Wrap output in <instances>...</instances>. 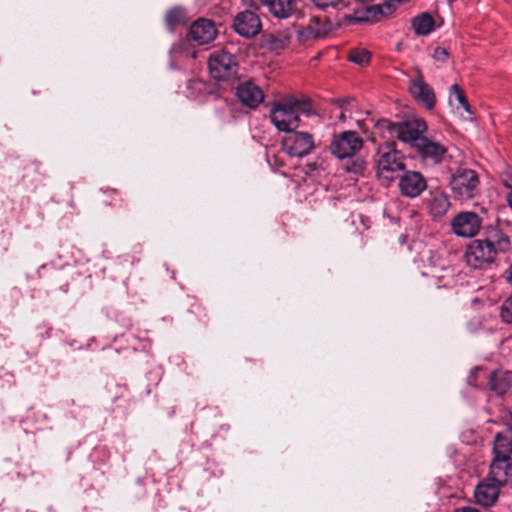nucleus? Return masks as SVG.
<instances>
[{
    "mask_svg": "<svg viewBox=\"0 0 512 512\" xmlns=\"http://www.w3.org/2000/svg\"><path fill=\"white\" fill-rule=\"evenodd\" d=\"M217 31L211 20L201 18L190 27L189 36L198 45L208 44L216 37Z\"/></svg>",
    "mask_w": 512,
    "mask_h": 512,
    "instance_id": "16",
    "label": "nucleus"
},
{
    "mask_svg": "<svg viewBox=\"0 0 512 512\" xmlns=\"http://www.w3.org/2000/svg\"><path fill=\"white\" fill-rule=\"evenodd\" d=\"M346 100H334V111L335 117L338 119L335 125H347L349 127L358 126L360 128H367L369 125L374 123V120L368 117V112L357 111L355 115L344 107Z\"/></svg>",
    "mask_w": 512,
    "mask_h": 512,
    "instance_id": "10",
    "label": "nucleus"
},
{
    "mask_svg": "<svg viewBox=\"0 0 512 512\" xmlns=\"http://www.w3.org/2000/svg\"><path fill=\"white\" fill-rule=\"evenodd\" d=\"M434 19L429 13H421L413 18L412 27L415 34L426 36L434 31Z\"/></svg>",
    "mask_w": 512,
    "mask_h": 512,
    "instance_id": "24",
    "label": "nucleus"
},
{
    "mask_svg": "<svg viewBox=\"0 0 512 512\" xmlns=\"http://www.w3.org/2000/svg\"><path fill=\"white\" fill-rule=\"evenodd\" d=\"M505 176L512 180V167L505 172Z\"/></svg>",
    "mask_w": 512,
    "mask_h": 512,
    "instance_id": "38",
    "label": "nucleus"
},
{
    "mask_svg": "<svg viewBox=\"0 0 512 512\" xmlns=\"http://www.w3.org/2000/svg\"><path fill=\"white\" fill-rule=\"evenodd\" d=\"M511 179H508L505 174L503 175V179H502V182H503V185L509 190L507 195L512 192V186L509 184V181Z\"/></svg>",
    "mask_w": 512,
    "mask_h": 512,
    "instance_id": "37",
    "label": "nucleus"
},
{
    "mask_svg": "<svg viewBox=\"0 0 512 512\" xmlns=\"http://www.w3.org/2000/svg\"><path fill=\"white\" fill-rule=\"evenodd\" d=\"M496 254L493 248L481 239L473 240L466 248L465 261L474 269H484L494 262Z\"/></svg>",
    "mask_w": 512,
    "mask_h": 512,
    "instance_id": "7",
    "label": "nucleus"
},
{
    "mask_svg": "<svg viewBox=\"0 0 512 512\" xmlns=\"http://www.w3.org/2000/svg\"><path fill=\"white\" fill-rule=\"evenodd\" d=\"M389 10H390L389 4H385V5L377 4V5L370 6L366 9L365 20L366 21H377L379 16L386 15L389 12Z\"/></svg>",
    "mask_w": 512,
    "mask_h": 512,
    "instance_id": "28",
    "label": "nucleus"
},
{
    "mask_svg": "<svg viewBox=\"0 0 512 512\" xmlns=\"http://www.w3.org/2000/svg\"><path fill=\"white\" fill-rule=\"evenodd\" d=\"M449 103L455 109L462 108L469 115L473 114L472 108L458 84H453L450 88Z\"/></svg>",
    "mask_w": 512,
    "mask_h": 512,
    "instance_id": "25",
    "label": "nucleus"
},
{
    "mask_svg": "<svg viewBox=\"0 0 512 512\" xmlns=\"http://www.w3.org/2000/svg\"><path fill=\"white\" fill-rule=\"evenodd\" d=\"M187 89L191 90V92H189L187 96L195 99L198 97V94H200L203 91L204 83L198 79H191L187 82Z\"/></svg>",
    "mask_w": 512,
    "mask_h": 512,
    "instance_id": "30",
    "label": "nucleus"
},
{
    "mask_svg": "<svg viewBox=\"0 0 512 512\" xmlns=\"http://www.w3.org/2000/svg\"><path fill=\"white\" fill-rule=\"evenodd\" d=\"M312 2L318 8L324 9V8L336 6L338 3L341 2V0H312Z\"/></svg>",
    "mask_w": 512,
    "mask_h": 512,
    "instance_id": "33",
    "label": "nucleus"
},
{
    "mask_svg": "<svg viewBox=\"0 0 512 512\" xmlns=\"http://www.w3.org/2000/svg\"><path fill=\"white\" fill-rule=\"evenodd\" d=\"M424 204L433 218L443 217L451 206L448 195L441 189L430 190L424 199Z\"/></svg>",
    "mask_w": 512,
    "mask_h": 512,
    "instance_id": "15",
    "label": "nucleus"
},
{
    "mask_svg": "<svg viewBox=\"0 0 512 512\" xmlns=\"http://www.w3.org/2000/svg\"><path fill=\"white\" fill-rule=\"evenodd\" d=\"M409 92L413 98L422 104L426 109L431 110L436 104V96L433 88L423 80L422 74L418 71L416 76L409 82Z\"/></svg>",
    "mask_w": 512,
    "mask_h": 512,
    "instance_id": "11",
    "label": "nucleus"
},
{
    "mask_svg": "<svg viewBox=\"0 0 512 512\" xmlns=\"http://www.w3.org/2000/svg\"><path fill=\"white\" fill-rule=\"evenodd\" d=\"M501 486V484L487 477L475 488L474 497L476 502L483 507L491 506L497 500Z\"/></svg>",
    "mask_w": 512,
    "mask_h": 512,
    "instance_id": "17",
    "label": "nucleus"
},
{
    "mask_svg": "<svg viewBox=\"0 0 512 512\" xmlns=\"http://www.w3.org/2000/svg\"><path fill=\"white\" fill-rule=\"evenodd\" d=\"M370 53L365 49H354L349 54V60L359 66H366L370 62Z\"/></svg>",
    "mask_w": 512,
    "mask_h": 512,
    "instance_id": "29",
    "label": "nucleus"
},
{
    "mask_svg": "<svg viewBox=\"0 0 512 512\" xmlns=\"http://www.w3.org/2000/svg\"><path fill=\"white\" fill-rule=\"evenodd\" d=\"M398 187L403 196L416 198L426 190L427 182L420 172L405 171L399 177Z\"/></svg>",
    "mask_w": 512,
    "mask_h": 512,
    "instance_id": "12",
    "label": "nucleus"
},
{
    "mask_svg": "<svg viewBox=\"0 0 512 512\" xmlns=\"http://www.w3.org/2000/svg\"><path fill=\"white\" fill-rule=\"evenodd\" d=\"M362 138L355 130H344L334 137L330 149L337 158L352 157L362 147Z\"/></svg>",
    "mask_w": 512,
    "mask_h": 512,
    "instance_id": "6",
    "label": "nucleus"
},
{
    "mask_svg": "<svg viewBox=\"0 0 512 512\" xmlns=\"http://www.w3.org/2000/svg\"><path fill=\"white\" fill-rule=\"evenodd\" d=\"M237 97L250 108H256L264 99L262 90L251 82H244L238 86Z\"/></svg>",
    "mask_w": 512,
    "mask_h": 512,
    "instance_id": "18",
    "label": "nucleus"
},
{
    "mask_svg": "<svg viewBox=\"0 0 512 512\" xmlns=\"http://www.w3.org/2000/svg\"><path fill=\"white\" fill-rule=\"evenodd\" d=\"M364 169V163L362 161H354L351 166L347 167L348 172H353L355 174L361 173Z\"/></svg>",
    "mask_w": 512,
    "mask_h": 512,
    "instance_id": "34",
    "label": "nucleus"
},
{
    "mask_svg": "<svg viewBox=\"0 0 512 512\" xmlns=\"http://www.w3.org/2000/svg\"><path fill=\"white\" fill-rule=\"evenodd\" d=\"M374 125L376 128H427L425 120L414 114L408 116L402 123H392L385 119H380Z\"/></svg>",
    "mask_w": 512,
    "mask_h": 512,
    "instance_id": "22",
    "label": "nucleus"
},
{
    "mask_svg": "<svg viewBox=\"0 0 512 512\" xmlns=\"http://www.w3.org/2000/svg\"><path fill=\"white\" fill-rule=\"evenodd\" d=\"M165 20L168 28L173 30L175 27L185 23L186 13L183 9L176 7L167 12Z\"/></svg>",
    "mask_w": 512,
    "mask_h": 512,
    "instance_id": "27",
    "label": "nucleus"
},
{
    "mask_svg": "<svg viewBox=\"0 0 512 512\" xmlns=\"http://www.w3.org/2000/svg\"><path fill=\"white\" fill-rule=\"evenodd\" d=\"M454 512H480V511L474 507H462V508L456 509Z\"/></svg>",
    "mask_w": 512,
    "mask_h": 512,
    "instance_id": "36",
    "label": "nucleus"
},
{
    "mask_svg": "<svg viewBox=\"0 0 512 512\" xmlns=\"http://www.w3.org/2000/svg\"><path fill=\"white\" fill-rule=\"evenodd\" d=\"M233 27L240 36L251 38L260 32L261 22L256 13L243 11L235 17Z\"/></svg>",
    "mask_w": 512,
    "mask_h": 512,
    "instance_id": "13",
    "label": "nucleus"
},
{
    "mask_svg": "<svg viewBox=\"0 0 512 512\" xmlns=\"http://www.w3.org/2000/svg\"><path fill=\"white\" fill-rule=\"evenodd\" d=\"M208 68L214 79L226 80L236 74L238 62L229 51L218 49L209 55Z\"/></svg>",
    "mask_w": 512,
    "mask_h": 512,
    "instance_id": "4",
    "label": "nucleus"
},
{
    "mask_svg": "<svg viewBox=\"0 0 512 512\" xmlns=\"http://www.w3.org/2000/svg\"><path fill=\"white\" fill-rule=\"evenodd\" d=\"M399 140L409 143L416 148L424 159H430L438 164L442 161L446 148L441 144L431 141L423 135L425 130H394Z\"/></svg>",
    "mask_w": 512,
    "mask_h": 512,
    "instance_id": "3",
    "label": "nucleus"
},
{
    "mask_svg": "<svg viewBox=\"0 0 512 512\" xmlns=\"http://www.w3.org/2000/svg\"><path fill=\"white\" fill-rule=\"evenodd\" d=\"M449 187L455 200L470 201L481 193L480 176L473 169L458 167L450 176Z\"/></svg>",
    "mask_w": 512,
    "mask_h": 512,
    "instance_id": "2",
    "label": "nucleus"
},
{
    "mask_svg": "<svg viewBox=\"0 0 512 512\" xmlns=\"http://www.w3.org/2000/svg\"><path fill=\"white\" fill-rule=\"evenodd\" d=\"M493 452L496 458L512 459L510 456L512 453V440L507 436L497 434L494 440Z\"/></svg>",
    "mask_w": 512,
    "mask_h": 512,
    "instance_id": "26",
    "label": "nucleus"
},
{
    "mask_svg": "<svg viewBox=\"0 0 512 512\" xmlns=\"http://www.w3.org/2000/svg\"><path fill=\"white\" fill-rule=\"evenodd\" d=\"M243 2L245 5L254 9H258L266 4V0H243Z\"/></svg>",
    "mask_w": 512,
    "mask_h": 512,
    "instance_id": "35",
    "label": "nucleus"
},
{
    "mask_svg": "<svg viewBox=\"0 0 512 512\" xmlns=\"http://www.w3.org/2000/svg\"><path fill=\"white\" fill-rule=\"evenodd\" d=\"M283 150L293 157H303L313 148V137L311 134L300 130H283Z\"/></svg>",
    "mask_w": 512,
    "mask_h": 512,
    "instance_id": "5",
    "label": "nucleus"
},
{
    "mask_svg": "<svg viewBox=\"0 0 512 512\" xmlns=\"http://www.w3.org/2000/svg\"><path fill=\"white\" fill-rule=\"evenodd\" d=\"M405 168L403 155L395 149L380 151V158L377 165L379 178L390 181L394 174L403 171Z\"/></svg>",
    "mask_w": 512,
    "mask_h": 512,
    "instance_id": "8",
    "label": "nucleus"
},
{
    "mask_svg": "<svg viewBox=\"0 0 512 512\" xmlns=\"http://www.w3.org/2000/svg\"><path fill=\"white\" fill-rule=\"evenodd\" d=\"M481 224L482 220L475 212L465 211L453 217L451 228L458 237L472 238L479 232Z\"/></svg>",
    "mask_w": 512,
    "mask_h": 512,
    "instance_id": "9",
    "label": "nucleus"
},
{
    "mask_svg": "<svg viewBox=\"0 0 512 512\" xmlns=\"http://www.w3.org/2000/svg\"><path fill=\"white\" fill-rule=\"evenodd\" d=\"M315 112L309 98L290 96L280 100L270 108L271 122L275 128H297L305 125L301 117L314 116Z\"/></svg>",
    "mask_w": 512,
    "mask_h": 512,
    "instance_id": "1",
    "label": "nucleus"
},
{
    "mask_svg": "<svg viewBox=\"0 0 512 512\" xmlns=\"http://www.w3.org/2000/svg\"><path fill=\"white\" fill-rule=\"evenodd\" d=\"M265 6L278 19H287L298 11L297 0H266Z\"/></svg>",
    "mask_w": 512,
    "mask_h": 512,
    "instance_id": "20",
    "label": "nucleus"
},
{
    "mask_svg": "<svg viewBox=\"0 0 512 512\" xmlns=\"http://www.w3.org/2000/svg\"><path fill=\"white\" fill-rule=\"evenodd\" d=\"M511 374L506 371L496 370L489 377L490 389L498 395L504 394L511 385Z\"/></svg>",
    "mask_w": 512,
    "mask_h": 512,
    "instance_id": "23",
    "label": "nucleus"
},
{
    "mask_svg": "<svg viewBox=\"0 0 512 512\" xmlns=\"http://www.w3.org/2000/svg\"><path fill=\"white\" fill-rule=\"evenodd\" d=\"M432 57L435 61L437 62H441V63H444L448 60L449 58V52L447 51V49L443 48V47H436L434 49V52L432 54Z\"/></svg>",
    "mask_w": 512,
    "mask_h": 512,
    "instance_id": "32",
    "label": "nucleus"
},
{
    "mask_svg": "<svg viewBox=\"0 0 512 512\" xmlns=\"http://www.w3.org/2000/svg\"><path fill=\"white\" fill-rule=\"evenodd\" d=\"M331 28V24L324 18L311 17L305 26L297 31L298 39L302 42L318 39L326 36Z\"/></svg>",
    "mask_w": 512,
    "mask_h": 512,
    "instance_id": "14",
    "label": "nucleus"
},
{
    "mask_svg": "<svg viewBox=\"0 0 512 512\" xmlns=\"http://www.w3.org/2000/svg\"><path fill=\"white\" fill-rule=\"evenodd\" d=\"M501 318L504 322L512 324V296L502 304Z\"/></svg>",
    "mask_w": 512,
    "mask_h": 512,
    "instance_id": "31",
    "label": "nucleus"
},
{
    "mask_svg": "<svg viewBox=\"0 0 512 512\" xmlns=\"http://www.w3.org/2000/svg\"><path fill=\"white\" fill-rule=\"evenodd\" d=\"M484 241L490 246V248H493L496 255L499 252L507 251L510 246L508 236L498 228H491L487 232V236Z\"/></svg>",
    "mask_w": 512,
    "mask_h": 512,
    "instance_id": "21",
    "label": "nucleus"
},
{
    "mask_svg": "<svg viewBox=\"0 0 512 512\" xmlns=\"http://www.w3.org/2000/svg\"><path fill=\"white\" fill-rule=\"evenodd\" d=\"M502 486L512 477V459L494 457L488 476Z\"/></svg>",
    "mask_w": 512,
    "mask_h": 512,
    "instance_id": "19",
    "label": "nucleus"
}]
</instances>
